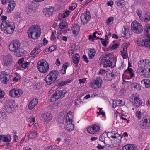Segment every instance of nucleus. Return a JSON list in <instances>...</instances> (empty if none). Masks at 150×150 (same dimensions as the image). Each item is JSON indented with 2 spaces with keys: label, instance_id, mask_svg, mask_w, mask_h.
Returning a JSON list of instances; mask_svg holds the SVG:
<instances>
[{
  "label": "nucleus",
  "instance_id": "obj_1",
  "mask_svg": "<svg viewBox=\"0 0 150 150\" xmlns=\"http://www.w3.org/2000/svg\"><path fill=\"white\" fill-rule=\"evenodd\" d=\"M28 33L30 38L36 39L40 36L41 29L38 25H33L28 29Z\"/></svg>",
  "mask_w": 150,
  "mask_h": 150
},
{
  "label": "nucleus",
  "instance_id": "obj_2",
  "mask_svg": "<svg viewBox=\"0 0 150 150\" xmlns=\"http://www.w3.org/2000/svg\"><path fill=\"white\" fill-rule=\"evenodd\" d=\"M14 24L7 22V21H3L1 25V29L3 30L5 28L6 32L8 34L12 33L14 30Z\"/></svg>",
  "mask_w": 150,
  "mask_h": 150
},
{
  "label": "nucleus",
  "instance_id": "obj_3",
  "mask_svg": "<svg viewBox=\"0 0 150 150\" xmlns=\"http://www.w3.org/2000/svg\"><path fill=\"white\" fill-rule=\"evenodd\" d=\"M37 67L40 72L45 73L49 69V64L46 61L42 59L38 62Z\"/></svg>",
  "mask_w": 150,
  "mask_h": 150
},
{
  "label": "nucleus",
  "instance_id": "obj_4",
  "mask_svg": "<svg viewBox=\"0 0 150 150\" xmlns=\"http://www.w3.org/2000/svg\"><path fill=\"white\" fill-rule=\"evenodd\" d=\"M73 118L72 115L70 113H68L66 117V122L67 125L65 127V129L69 131L73 130L74 128V126L72 123V120Z\"/></svg>",
  "mask_w": 150,
  "mask_h": 150
},
{
  "label": "nucleus",
  "instance_id": "obj_5",
  "mask_svg": "<svg viewBox=\"0 0 150 150\" xmlns=\"http://www.w3.org/2000/svg\"><path fill=\"white\" fill-rule=\"evenodd\" d=\"M130 101L135 108H137L142 104V102L139 98V96L137 94H132L130 97Z\"/></svg>",
  "mask_w": 150,
  "mask_h": 150
},
{
  "label": "nucleus",
  "instance_id": "obj_6",
  "mask_svg": "<svg viewBox=\"0 0 150 150\" xmlns=\"http://www.w3.org/2000/svg\"><path fill=\"white\" fill-rule=\"evenodd\" d=\"M132 30L137 33H140L143 31V27L142 25L136 21H134L132 23Z\"/></svg>",
  "mask_w": 150,
  "mask_h": 150
},
{
  "label": "nucleus",
  "instance_id": "obj_7",
  "mask_svg": "<svg viewBox=\"0 0 150 150\" xmlns=\"http://www.w3.org/2000/svg\"><path fill=\"white\" fill-rule=\"evenodd\" d=\"M65 93L61 90H58L56 91L50 98L51 102H54L56 100L61 98H63L64 96Z\"/></svg>",
  "mask_w": 150,
  "mask_h": 150
},
{
  "label": "nucleus",
  "instance_id": "obj_8",
  "mask_svg": "<svg viewBox=\"0 0 150 150\" xmlns=\"http://www.w3.org/2000/svg\"><path fill=\"white\" fill-rule=\"evenodd\" d=\"M20 44L19 40H15L9 45V49L13 52H17L20 48Z\"/></svg>",
  "mask_w": 150,
  "mask_h": 150
},
{
  "label": "nucleus",
  "instance_id": "obj_9",
  "mask_svg": "<svg viewBox=\"0 0 150 150\" xmlns=\"http://www.w3.org/2000/svg\"><path fill=\"white\" fill-rule=\"evenodd\" d=\"M14 103L13 100H9L6 101L5 105V109L6 112L9 113L12 112L14 106Z\"/></svg>",
  "mask_w": 150,
  "mask_h": 150
},
{
  "label": "nucleus",
  "instance_id": "obj_10",
  "mask_svg": "<svg viewBox=\"0 0 150 150\" xmlns=\"http://www.w3.org/2000/svg\"><path fill=\"white\" fill-rule=\"evenodd\" d=\"M102 83V79L99 77H98L91 83L90 86L93 88L97 89L101 87Z\"/></svg>",
  "mask_w": 150,
  "mask_h": 150
},
{
  "label": "nucleus",
  "instance_id": "obj_11",
  "mask_svg": "<svg viewBox=\"0 0 150 150\" xmlns=\"http://www.w3.org/2000/svg\"><path fill=\"white\" fill-rule=\"evenodd\" d=\"M88 133L91 134H96L98 132L100 129L99 125L94 124L86 129Z\"/></svg>",
  "mask_w": 150,
  "mask_h": 150
},
{
  "label": "nucleus",
  "instance_id": "obj_12",
  "mask_svg": "<svg viewBox=\"0 0 150 150\" xmlns=\"http://www.w3.org/2000/svg\"><path fill=\"white\" fill-rule=\"evenodd\" d=\"M13 63V58L11 55L8 54L5 56L3 61L4 66H10Z\"/></svg>",
  "mask_w": 150,
  "mask_h": 150
},
{
  "label": "nucleus",
  "instance_id": "obj_13",
  "mask_svg": "<svg viewBox=\"0 0 150 150\" xmlns=\"http://www.w3.org/2000/svg\"><path fill=\"white\" fill-rule=\"evenodd\" d=\"M141 128L142 129H148L150 127V117L144 119L143 122L140 124Z\"/></svg>",
  "mask_w": 150,
  "mask_h": 150
},
{
  "label": "nucleus",
  "instance_id": "obj_14",
  "mask_svg": "<svg viewBox=\"0 0 150 150\" xmlns=\"http://www.w3.org/2000/svg\"><path fill=\"white\" fill-rule=\"evenodd\" d=\"M91 16L86 13H82L81 16V22L83 25L86 24L91 18Z\"/></svg>",
  "mask_w": 150,
  "mask_h": 150
},
{
  "label": "nucleus",
  "instance_id": "obj_15",
  "mask_svg": "<svg viewBox=\"0 0 150 150\" xmlns=\"http://www.w3.org/2000/svg\"><path fill=\"white\" fill-rule=\"evenodd\" d=\"M52 118V116L51 113H47L42 114L40 117L41 119L46 122H49Z\"/></svg>",
  "mask_w": 150,
  "mask_h": 150
},
{
  "label": "nucleus",
  "instance_id": "obj_16",
  "mask_svg": "<svg viewBox=\"0 0 150 150\" xmlns=\"http://www.w3.org/2000/svg\"><path fill=\"white\" fill-rule=\"evenodd\" d=\"M10 75L6 73H2L0 76V80L1 82L4 84H6L9 81Z\"/></svg>",
  "mask_w": 150,
  "mask_h": 150
},
{
  "label": "nucleus",
  "instance_id": "obj_17",
  "mask_svg": "<svg viewBox=\"0 0 150 150\" xmlns=\"http://www.w3.org/2000/svg\"><path fill=\"white\" fill-rule=\"evenodd\" d=\"M54 8L52 7H49V8H45L44 12L47 17H50L53 14L54 12Z\"/></svg>",
  "mask_w": 150,
  "mask_h": 150
},
{
  "label": "nucleus",
  "instance_id": "obj_18",
  "mask_svg": "<svg viewBox=\"0 0 150 150\" xmlns=\"http://www.w3.org/2000/svg\"><path fill=\"white\" fill-rule=\"evenodd\" d=\"M38 100L37 98L33 99L29 103L28 108L30 110H32L38 104Z\"/></svg>",
  "mask_w": 150,
  "mask_h": 150
},
{
  "label": "nucleus",
  "instance_id": "obj_19",
  "mask_svg": "<svg viewBox=\"0 0 150 150\" xmlns=\"http://www.w3.org/2000/svg\"><path fill=\"white\" fill-rule=\"evenodd\" d=\"M146 69L144 68H139L137 70V72L138 74L143 76L146 77L147 74H146Z\"/></svg>",
  "mask_w": 150,
  "mask_h": 150
},
{
  "label": "nucleus",
  "instance_id": "obj_20",
  "mask_svg": "<svg viewBox=\"0 0 150 150\" xmlns=\"http://www.w3.org/2000/svg\"><path fill=\"white\" fill-rule=\"evenodd\" d=\"M45 79L46 83L49 85H50L53 83L55 81L50 76V75H49V74L46 76Z\"/></svg>",
  "mask_w": 150,
  "mask_h": 150
},
{
  "label": "nucleus",
  "instance_id": "obj_21",
  "mask_svg": "<svg viewBox=\"0 0 150 150\" xmlns=\"http://www.w3.org/2000/svg\"><path fill=\"white\" fill-rule=\"evenodd\" d=\"M122 150H136V146L134 144L127 145L122 147Z\"/></svg>",
  "mask_w": 150,
  "mask_h": 150
},
{
  "label": "nucleus",
  "instance_id": "obj_22",
  "mask_svg": "<svg viewBox=\"0 0 150 150\" xmlns=\"http://www.w3.org/2000/svg\"><path fill=\"white\" fill-rule=\"evenodd\" d=\"M120 136L119 134L115 133L114 131L108 132L107 133V137H108L109 138L116 139L118 137H119Z\"/></svg>",
  "mask_w": 150,
  "mask_h": 150
},
{
  "label": "nucleus",
  "instance_id": "obj_23",
  "mask_svg": "<svg viewBox=\"0 0 150 150\" xmlns=\"http://www.w3.org/2000/svg\"><path fill=\"white\" fill-rule=\"evenodd\" d=\"M49 75L54 79V80H56L58 77L59 74V72L57 70H52L51 71L49 74Z\"/></svg>",
  "mask_w": 150,
  "mask_h": 150
},
{
  "label": "nucleus",
  "instance_id": "obj_24",
  "mask_svg": "<svg viewBox=\"0 0 150 150\" xmlns=\"http://www.w3.org/2000/svg\"><path fill=\"white\" fill-rule=\"evenodd\" d=\"M72 32L74 34L77 35L78 34L80 30V27L79 25L75 24L73 26Z\"/></svg>",
  "mask_w": 150,
  "mask_h": 150
},
{
  "label": "nucleus",
  "instance_id": "obj_25",
  "mask_svg": "<svg viewBox=\"0 0 150 150\" xmlns=\"http://www.w3.org/2000/svg\"><path fill=\"white\" fill-rule=\"evenodd\" d=\"M122 36L123 37H125L126 38H128L130 37V34L129 31V30L127 28H125L122 34Z\"/></svg>",
  "mask_w": 150,
  "mask_h": 150
},
{
  "label": "nucleus",
  "instance_id": "obj_26",
  "mask_svg": "<svg viewBox=\"0 0 150 150\" xmlns=\"http://www.w3.org/2000/svg\"><path fill=\"white\" fill-rule=\"evenodd\" d=\"M16 5L15 1L12 0L9 3L8 7V9L10 11H12L14 9Z\"/></svg>",
  "mask_w": 150,
  "mask_h": 150
},
{
  "label": "nucleus",
  "instance_id": "obj_27",
  "mask_svg": "<svg viewBox=\"0 0 150 150\" xmlns=\"http://www.w3.org/2000/svg\"><path fill=\"white\" fill-rule=\"evenodd\" d=\"M144 31L146 36L147 38H150V25L147 24L145 26Z\"/></svg>",
  "mask_w": 150,
  "mask_h": 150
},
{
  "label": "nucleus",
  "instance_id": "obj_28",
  "mask_svg": "<svg viewBox=\"0 0 150 150\" xmlns=\"http://www.w3.org/2000/svg\"><path fill=\"white\" fill-rule=\"evenodd\" d=\"M142 21H144L146 22H148L150 20V13H145L144 16V18L142 17Z\"/></svg>",
  "mask_w": 150,
  "mask_h": 150
},
{
  "label": "nucleus",
  "instance_id": "obj_29",
  "mask_svg": "<svg viewBox=\"0 0 150 150\" xmlns=\"http://www.w3.org/2000/svg\"><path fill=\"white\" fill-rule=\"evenodd\" d=\"M96 53V51L94 48L90 49L88 52L89 59H92Z\"/></svg>",
  "mask_w": 150,
  "mask_h": 150
},
{
  "label": "nucleus",
  "instance_id": "obj_30",
  "mask_svg": "<svg viewBox=\"0 0 150 150\" xmlns=\"http://www.w3.org/2000/svg\"><path fill=\"white\" fill-rule=\"evenodd\" d=\"M103 63V67L104 68H107L108 67H110L112 65V62L110 60H107L105 59Z\"/></svg>",
  "mask_w": 150,
  "mask_h": 150
},
{
  "label": "nucleus",
  "instance_id": "obj_31",
  "mask_svg": "<svg viewBox=\"0 0 150 150\" xmlns=\"http://www.w3.org/2000/svg\"><path fill=\"white\" fill-rule=\"evenodd\" d=\"M2 140L4 142H8L11 141V136L9 135L7 137L4 135H1Z\"/></svg>",
  "mask_w": 150,
  "mask_h": 150
},
{
  "label": "nucleus",
  "instance_id": "obj_32",
  "mask_svg": "<svg viewBox=\"0 0 150 150\" xmlns=\"http://www.w3.org/2000/svg\"><path fill=\"white\" fill-rule=\"evenodd\" d=\"M142 82H143L144 85L145 87L147 88H150V79H144L143 80Z\"/></svg>",
  "mask_w": 150,
  "mask_h": 150
},
{
  "label": "nucleus",
  "instance_id": "obj_33",
  "mask_svg": "<svg viewBox=\"0 0 150 150\" xmlns=\"http://www.w3.org/2000/svg\"><path fill=\"white\" fill-rule=\"evenodd\" d=\"M68 63L67 62L63 65L62 68L60 71V73L62 75H64L65 74L66 69L68 66Z\"/></svg>",
  "mask_w": 150,
  "mask_h": 150
},
{
  "label": "nucleus",
  "instance_id": "obj_34",
  "mask_svg": "<svg viewBox=\"0 0 150 150\" xmlns=\"http://www.w3.org/2000/svg\"><path fill=\"white\" fill-rule=\"evenodd\" d=\"M30 63L26 62L18 67V69L21 70H23L27 67L29 65Z\"/></svg>",
  "mask_w": 150,
  "mask_h": 150
},
{
  "label": "nucleus",
  "instance_id": "obj_35",
  "mask_svg": "<svg viewBox=\"0 0 150 150\" xmlns=\"http://www.w3.org/2000/svg\"><path fill=\"white\" fill-rule=\"evenodd\" d=\"M107 137V133L105 132L102 134L100 137L99 139L100 141L106 144L105 141V139Z\"/></svg>",
  "mask_w": 150,
  "mask_h": 150
},
{
  "label": "nucleus",
  "instance_id": "obj_36",
  "mask_svg": "<svg viewBox=\"0 0 150 150\" xmlns=\"http://www.w3.org/2000/svg\"><path fill=\"white\" fill-rule=\"evenodd\" d=\"M122 51L121 52V54L124 59H126L127 57V48L125 47H123Z\"/></svg>",
  "mask_w": 150,
  "mask_h": 150
},
{
  "label": "nucleus",
  "instance_id": "obj_37",
  "mask_svg": "<svg viewBox=\"0 0 150 150\" xmlns=\"http://www.w3.org/2000/svg\"><path fill=\"white\" fill-rule=\"evenodd\" d=\"M45 150H59L56 145L50 146L47 147Z\"/></svg>",
  "mask_w": 150,
  "mask_h": 150
},
{
  "label": "nucleus",
  "instance_id": "obj_38",
  "mask_svg": "<svg viewBox=\"0 0 150 150\" xmlns=\"http://www.w3.org/2000/svg\"><path fill=\"white\" fill-rule=\"evenodd\" d=\"M9 95L12 97H17L16 89L15 88L11 89L10 91Z\"/></svg>",
  "mask_w": 150,
  "mask_h": 150
},
{
  "label": "nucleus",
  "instance_id": "obj_39",
  "mask_svg": "<svg viewBox=\"0 0 150 150\" xmlns=\"http://www.w3.org/2000/svg\"><path fill=\"white\" fill-rule=\"evenodd\" d=\"M59 27L61 29H64L68 27V24L65 22H62L60 23Z\"/></svg>",
  "mask_w": 150,
  "mask_h": 150
},
{
  "label": "nucleus",
  "instance_id": "obj_40",
  "mask_svg": "<svg viewBox=\"0 0 150 150\" xmlns=\"http://www.w3.org/2000/svg\"><path fill=\"white\" fill-rule=\"evenodd\" d=\"M147 39L144 40V46L146 47H150V38H147Z\"/></svg>",
  "mask_w": 150,
  "mask_h": 150
},
{
  "label": "nucleus",
  "instance_id": "obj_41",
  "mask_svg": "<svg viewBox=\"0 0 150 150\" xmlns=\"http://www.w3.org/2000/svg\"><path fill=\"white\" fill-rule=\"evenodd\" d=\"M150 67V61L148 59H145L144 68L146 70Z\"/></svg>",
  "mask_w": 150,
  "mask_h": 150
},
{
  "label": "nucleus",
  "instance_id": "obj_42",
  "mask_svg": "<svg viewBox=\"0 0 150 150\" xmlns=\"http://www.w3.org/2000/svg\"><path fill=\"white\" fill-rule=\"evenodd\" d=\"M37 133L35 131H33L31 132L28 135V138H33L36 137Z\"/></svg>",
  "mask_w": 150,
  "mask_h": 150
},
{
  "label": "nucleus",
  "instance_id": "obj_43",
  "mask_svg": "<svg viewBox=\"0 0 150 150\" xmlns=\"http://www.w3.org/2000/svg\"><path fill=\"white\" fill-rule=\"evenodd\" d=\"M76 55H79V54L78 53H76L75 54V56L73 58V62L74 64H77L79 62V57L76 56Z\"/></svg>",
  "mask_w": 150,
  "mask_h": 150
},
{
  "label": "nucleus",
  "instance_id": "obj_44",
  "mask_svg": "<svg viewBox=\"0 0 150 150\" xmlns=\"http://www.w3.org/2000/svg\"><path fill=\"white\" fill-rule=\"evenodd\" d=\"M145 60H141L138 63V67L144 68V65Z\"/></svg>",
  "mask_w": 150,
  "mask_h": 150
},
{
  "label": "nucleus",
  "instance_id": "obj_45",
  "mask_svg": "<svg viewBox=\"0 0 150 150\" xmlns=\"http://www.w3.org/2000/svg\"><path fill=\"white\" fill-rule=\"evenodd\" d=\"M70 11L69 10H67L62 15V17L63 18H65L67 17L70 13Z\"/></svg>",
  "mask_w": 150,
  "mask_h": 150
},
{
  "label": "nucleus",
  "instance_id": "obj_46",
  "mask_svg": "<svg viewBox=\"0 0 150 150\" xmlns=\"http://www.w3.org/2000/svg\"><path fill=\"white\" fill-rule=\"evenodd\" d=\"M120 102L119 100H116V101H113V104H112V107L113 108H115L116 107L119 106V103Z\"/></svg>",
  "mask_w": 150,
  "mask_h": 150
},
{
  "label": "nucleus",
  "instance_id": "obj_47",
  "mask_svg": "<svg viewBox=\"0 0 150 150\" xmlns=\"http://www.w3.org/2000/svg\"><path fill=\"white\" fill-rule=\"evenodd\" d=\"M96 39H100L101 40L102 44L104 47H106L107 46V44L106 40H105L101 38H99V37H98V38H97Z\"/></svg>",
  "mask_w": 150,
  "mask_h": 150
},
{
  "label": "nucleus",
  "instance_id": "obj_48",
  "mask_svg": "<svg viewBox=\"0 0 150 150\" xmlns=\"http://www.w3.org/2000/svg\"><path fill=\"white\" fill-rule=\"evenodd\" d=\"M77 6V4L74 3H72L71 6H70L69 8V9L71 10H74Z\"/></svg>",
  "mask_w": 150,
  "mask_h": 150
},
{
  "label": "nucleus",
  "instance_id": "obj_49",
  "mask_svg": "<svg viewBox=\"0 0 150 150\" xmlns=\"http://www.w3.org/2000/svg\"><path fill=\"white\" fill-rule=\"evenodd\" d=\"M17 97H19L22 95L23 93V91L20 89H16Z\"/></svg>",
  "mask_w": 150,
  "mask_h": 150
},
{
  "label": "nucleus",
  "instance_id": "obj_50",
  "mask_svg": "<svg viewBox=\"0 0 150 150\" xmlns=\"http://www.w3.org/2000/svg\"><path fill=\"white\" fill-rule=\"evenodd\" d=\"M69 80H68L67 81H66L64 82H60L58 84V85L59 86H64V85L68 83H69L70 82V80H69Z\"/></svg>",
  "mask_w": 150,
  "mask_h": 150
},
{
  "label": "nucleus",
  "instance_id": "obj_51",
  "mask_svg": "<svg viewBox=\"0 0 150 150\" xmlns=\"http://www.w3.org/2000/svg\"><path fill=\"white\" fill-rule=\"evenodd\" d=\"M13 17L16 20L17 19L21 17L20 13L19 12L16 13L14 14Z\"/></svg>",
  "mask_w": 150,
  "mask_h": 150
},
{
  "label": "nucleus",
  "instance_id": "obj_52",
  "mask_svg": "<svg viewBox=\"0 0 150 150\" xmlns=\"http://www.w3.org/2000/svg\"><path fill=\"white\" fill-rule=\"evenodd\" d=\"M97 34V32L96 31L93 34V35H90L89 36V39H90L91 38H93L94 39H95V38H96V39L98 38L97 36L96 35V34Z\"/></svg>",
  "mask_w": 150,
  "mask_h": 150
},
{
  "label": "nucleus",
  "instance_id": "obj_53",
  "mask_svg": "<svg viewBox=\"0 0 150 150\" xmlns=\"http://www.w3.org/2000/svg\"><path fill=\"white\" fill-rule=\"evenodd\" d=\"M134 87L138 90H140L141 89V86L137 83H134L133 84Z\"/></svg>",
  "mask_w": 150,
  "mask_h": 150
},
{
  "label": "nucleus",
  "instance_id": "obj_54",
  "mask_svg": "<svg viewBox=\"0 0 150 150\" xmlns=\"http://www.w3.org/2000/svg\"><path fill=\"white\" fill-rule=\"evenodd\" d=\"M24 54L23 50H21V51H19V52H17L16 54L17 57H19L23 56L24 55Z\"/></svg>",
  "mask_w": 150,
  "mask_h": 150
},
{
  "label": "nucleus",
  "instance_id": "obj_55",
  "mask_svg": "<svg viewBox=\"0 0 150 150\" xmlns=\"http://www.w3.org/2000/svg\"><path fill=\"white\" fill-rule=\"evenodd\" d=\"M113 20L114 18L113 17H109L107 20L106 23L107 24H109Z\"/></svg>",
  "mask_w": 150,
  "mask_h": 150
},
{
  "label": "nucleus",
  "instance_id": "obj_56",
  "mask_svg": "<svg viewBox=\"0 0 150 150\" xmlns=\"http://www.w3.org/2000/svg\"><path fill=\"white\" fill-rule=\"evenodd\" d=\"M138 15V16H139V18L140 20H142V12L140 10H139V9H137V10L136 11Z\"/></svg>",
  "mask_w": 150,
  "mask_h": 150
},
{
  "label": "nucleus",
  "instance_id": "obj_57",
  "mask_svg": "<svg viewBox=\"0 0 150 150\" xmlns=\"http://www.w3.org/2000/svg\"><path fill=\"white\" fill-rule=\"evenodd\" d=\"M56 45H54L49 47V50H50V51L52 52L54 50L56 49Z\"/></svg>",
  "mask_w": 150,
  "mask_h": 150
},
{
  "label": "nucleus",
  "instance_id": "obj_58",
  "mask_svg": "<svg viewBox=\"0 0 150 150\" xmlns=\"http://www.w3.org/2000/svg\"><path fill=\"white\" fill-rule=\"evenodd\" d=\"M36 51V48H34L32 51L31 54L33 55L32 57H33L34 58L36 57V54H35V52Z\"/></svg>",
  "mask_w": 150,
  "mask_h": 150
},
{
  "label": "nucleus",
  "instance_id": "obj_59",
  "mask_svg": "<svg viewBox=\"0 0 150 150\" xmlns=\"http://www.w3.org/2000/svg\"><path fill=\"white\" fill-rule=\"evenodd\" d=\"M143 41V39L142 38H139L137 40V44L139 46H141V45H142V44H141L142 42Z\"/></svg>",
  "mask_w": 150,
  "mask_h": 150
},
{
  "label": "nucleus",
  "instance_id": "obj_60",
  "mask_svg": "<svg viewBox=\"0 0 150 150\" xmlns=\"http://www.w3.org/2000/svg\"><path fill=\"white\" fill-rule=\"evenodd\" d=\"M82 58L84 61L88 63L89 62V60L86 56L85 55H83L82 56Z\"/></svg>",
  "mask_w": 150,
  "mask_h": 150
},
{
  "label": "nucleus",
  "instance_id": "obj_61",
  "mask_svg": "<svg viewBox=\"0 0 150 150\" xmlns=\"http://www.w3.org/2000/svg\"><path fill=\"white\" fill-rule=\"evenodd\" d=\"M28 120L29 121V122H30V124H33L34 123V122L35 120V119L34 117L32 118L31 119L30 118H29Z\"/></svg>",
  "mask_w": 150,
  "mask_h": 150
},
{
  "label": "nucleus",
  "instance_id": "obj_62",
  "mask_svg": "<svg viewBox=\"0 0 150 150\" xmlns=\"http://www.w3.org/2000/svg\"><path fill=\"white\" fill-rule=\"evenodd\" d=\"M48 137L46 135H43L41 137V139L44 141H47L48 140Z\"/></svg>",
  "mask_w": 150,
  "mask_h": 150
},
{
  "label": "nucleus",
  "instance_id": "obj_63",
  "mask_svg": "<svg viewBox=\"0 0 150 150\" xmlns=\"http://www.w3.org/2000/svg\"><path fill=\"white\" fill-rule=\"evenodd\" d=\"M136 115L139 119H140L141 117V113L140 111H137L136 112Z\"/></svg>",
  "mask_w": 150,
  "mask_h": 150
},
{
  "label": "nucleus",
  "instance_id": "obj_64",
  "mask_svg": "<svg viewBox=\"0 0 150 150\" xmlns=\"http://www.w3.org/2000/svg\"><path fill=\"white\" fill-rule=\"evenodd\" d=\"M119 45V44L117 43L114 44L111 47V49H115L117 48L118 47Z\"/></svg>",
  "mask_w": 150,
  "mask_h": 150
}]
</instances>
